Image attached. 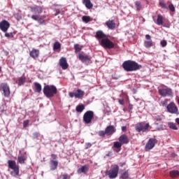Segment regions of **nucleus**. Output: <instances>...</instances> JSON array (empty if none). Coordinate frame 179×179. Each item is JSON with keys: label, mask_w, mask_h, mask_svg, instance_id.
<instances>
[{"label": "nucleus", "mask_w": 179, "mask_h": 179, "mask_svg": "<svg viewBox=\"0 0 179 179\" xmlns=\"http://www.w3.org/2000/svg\"><path fill=\"white\" fill-rule=\"evenodd\" d=\"M34 90L36 93H41V84L38 83H34Z\"/></svg>", "instance_id": "obj_27"}, {"label": "nucleus", "mask_w": 179, "mask_h": 179, "mask_svg": "<svg viewBox=\"0 0 179 179\" xmlns=\"http://www.w3.org/2000/svg\"><path fill=\"white\" fill-rule=\"evenodd\" d=\"M29 8L32 13H38V15H40V13H43V8L40 6H31Z\"/></svg>", "instance_id": "obj_14"}, {"label": "nucleus", "mask_w": 179, "mask_h": 179, "mask_svg": "<svg viewBox=\"0 0 179 179\" xmlns=\"http://www.w3.org/2000/svg\"><path fill=\"white\" fill-rule=\"evenodd\" d=\"M58 90L55 85H45L43 87V94L48 99L54 97L57 94Z\"/></svg>", "instance_id": "obj_2"}, {"label": "nucleus", "mask_w": 179, "mask_h": 179, "mask_svg": "<svg viewBox=\"0 0 179 179\" xmlns=\"http://www.w3.org/2000/svg\"><path fill=\"white\" fill-rule=\"evenodd\" d=\"M171 177H178L179 176V172L178 171H176V170H173V171H171L170 173H169Z\"/></svg>", "instance_id": "obj_37"}, {"label": "nucleus", "mask_w": 179, "mask_h": 179, "mask_svg": "<svg viewBox=\"0 0 179 179\" xmlns=\"http://www.w3.org/2000/svg\"><path fill=\"white\" fill-rule=\"evenodd\" d=\"M122 131L123 132H125V131H127V127H125V126L122 127Z\"/></svg>", "instance_id": "obj_59"}, {"label": "nucleus", "mask_w": 179, "mask_h": 179, "mask_svg": "<svg viewBox=\"0 0 179 179\" xmlns=\"http://www.w3.org/2000/svg\"><path fill=\"white\" fill-rule=\"evenodd\" d=\"M98 134L99 136H106V135H107V133H106V130L105 131H99Z\"/></svg>", "instance_id": "obj_44"}, {"label": "nucleus", "mask_w": 179, "mask_h": 179, "mask_svg": "<svg viewBox=\"0 0 179 179\" xmlns=\"http://www.w3.org/2000/svg\"><path fill=\"white\" fill-rule=\"evenodd\" d=\"M160 44L162 47H166L167 45V41L165 40L161 41Z\"/></svg>", "instance_id": "obj_48"}, {"label": "nucleus", "mask_w": 179, "mask_h": 179, "mask_svg": "<svg viewBox=\"0 0 179 179\" xmlns=\"http://www.w3.org/2000/svg\"><path fill=\"white\" fill-rule=\"evenodd\" d=\"M89 148H92V143H86L85 145V149H89Z\"/></svg>", "instance_id": "obj_50"}, {"label": "nucleus", "mask_w": 179, "mask_h": 179, "mask_svg": "<svg viewBox=\"0 0 179 179\" xmlns=\"http://www.w3.org/2000/svg\"><path fill=\"white\" fill-rule=\"evenodd\" d=\"M9 27H10V24L6 20H3L0 22V30L3 33H6Z\"/></svg>", "instance_id": "obj_13"}, {"label": "nucleus", "mask_w": 179, "mask_h": 179, "mask_svg": "<svg viewBox=\"0 0 179 179\" xmlns=\"http://www.w3.org/2000/svg\"><path fill=\"white\" fill-rule=\"evenodd\" d=\"M17 162L20 164H23L24 162H26V156L24 155H19L17 157Z\"/></svg>", "instance_id": "obj_30"}, {"label": "nucleus", "mask_w": 179, "mask_h": 179, "mask_svg": "<svg viewBox=\"0 0 179 179\" xmlns=\"http://www.w3.org/2000/svg\"><path fill=\"white\" fill-rule=\"evenodd\" d=\"M29 120H24L23 122V127L27 128V126L29 125Z\"/></svg>", "instance_id": "obj_47"}, {"label": "nucleus", "mask_w": 179, "mask_h": 179, "mask_svg": "<svg viewBox=\"0 0 179 179\" xmlns=\"http://www.w3.org/2000/svg\"><path fill=\"white\" fill-rule=\"evenodd\" d=\"M157 143V140L155 138H149L148 141L145 144V152H149L155 148V145Z\"/></svg>", "instance_id": "obj_7"}, {"label": "nucleus", "mask_w": 179, "mask_h": 179, "mask_svg": "<svg viewBox=\"0 0 179 179\" xmlns=\"http://www.w3.org/2000/svg\"><path fill=\"white\" fill-rule=\"evenodd\" d=\"M83 3L85 5L87 9H92L93 8V3L90 0H83Z\"/></svg>", "instance_id": "obj_25"}, {"label": "nucleus", "mask_w": 179, "mask_h": 179, "mask_svg": "<svg viewBox=\"0 0 179 179\" xmlns=\"http://www.w3.org/2000/svg\"><path fill=\"white\" fill-rule=\"evenodd\" d=\"M0 71H1V68H0Z\"/></svg>", "instance_id": "obj_61"}, {"label": "nucleus", "mask_w": 179, "mask_h": 179, "mask_svg": "<svg viewBox=\"0 0 179 179\" xmlns=\"http://www.w3.org/2000/svg\"><path fill=\"white\" fill-rule=\"evenodd\" d=\"M15 17L17 19V20H20L22 19V17L19 15V14H15Z\"/></svg>", "instance_id": "obj_53"}, {"label": "nucleus", "mask_w": 179, "mask_h": 179, "mask_svg": "<svg viewBox=\"0 0 179 179\" xmlns=\"http://www.w3.org/2000/svg\"><path fill=\"white\" fill-rule=\"evenodd\" d=\"M106 34H103V31H97L96 32L95 38L96 40H103L106 38Z\"/></svg>", "instance_id": "obj_22"}, {"label": "nucleus", "mask_w": 179, "mask_h": 179, "mask_svg": "<svg viewBox=\"0 0 179 179\" xmlns=\"http://www.w3.org/2000/svg\"><path fill=\"white\" fill-rule=\"evenodd\" d=\"M128 108H129V111H132V110L134 108V105L131 104V103L129 104Z\"/></svg>", "instance_id": "obj_54"}, {"label": "nucleus", "mask_w": 179, "mask_h": 179, "mask_svg": "<svg viewBox=\"0 0 179 179\" xmlns=\"http://www.w3.org/2000/svg\"><path fill=\"white\" fill-rule=\"evenodd\" d=\"M159 94L162 97H171L173 96V91L171 88H161L159 90Z\"/></svg>", "instance_id": "obj_6"}, {"label": "nucleus", "mask_w": 179, "mask_h": 179, "mask_svg": "<svg viewBox=\"0 0 179 179\" xmlns=\"http://www.w3.org/2000/svg\"><path fill=\"white\" fill-rule=\"evenodd\" d=\"M169 10H171V12H175L176 10V8H174V5L173 4H170L169 6Z\"/></svg>", "instance_id": "obj_45"}, {"label": "nucleus", "mask_w": 179, "mask_h": 179, "mask_svg": "<svg viewBox=\"0 0 179 179\" xmlns=\"http://www.w3.org/2000/svg\"><path fill=\"white\" fill-rule=\"evenodd\" d=\"M122 146V143L120 141H115L113 143V146L112 148L113 149L114 152H116V153H118L121 150V147Z\"/></svg>", "instance_id": "obj_16"}, {"label": "nucleus", "mask_w": 179, "mask_h": 179, "mask_svg": "<svg viewBox=\"0 0 179 179\" xmlns=\"http://www.w3.org/2000/svg\"><path fill=\"white\" fill-rule=\"evenodd\" d=\"M159 6H160L161 7H162L164 9H166V3H164V2L160 1V2H159Z\"/></svg>", "instance_id": "obj_51"}, {"label": "nucleus", "mask_w": 179, "mask_h": 179, "mask_svg": "<svg viewBox=\"0 0 179 179\" xmlns=\"http://www.w3.org/2000/svg\"><path fill=\"white\" fill-rule=\"evenodd\" d=\"M152 45H153V42L152 41V40L145 41L144 42V46L145 47V48H150V47H152Z\"/></svg>", "instance_id": "obj_31"}, {"label": "nucleus", "mask_w": 179, "mask_h": 179, "mask_svg": "<svg viewBox=\"0 0 179 179\" xmlns=\"http://www.w3.org/2000/svg\"><path fill=\"white\" fill-rule=\"evenodd\" d=\"M87 171H89V165H84L78 169L77 173L78 174H82V173L86 174Z\"/></svg>", "instance_id": "obj_19"}, {"label": "nucleus", "mask_w": 179, "mask_h": 179, "mask_svg": "<svg viewBox=\"0 0 179 179\" xmlns=\"http://www.w3.org/2000/svg\"><path fill=\"white\" fill-rule=\"evenodd\" d=\"M78 58L80 61H81V62H83V64H85V65H89V64H91L92 62V57L86 54L83 55L82 53H80L78 55Z\"/></svg>", "instance_id": "obj_8"}, {"label": "nucleus", "mask_w": 179, "mask_h": 179, "mask_svg": "<svg viewBox=\"0 0 179 179\" xmlns=\"http://www.w3.org/2000/svg\"><path fill=\"white\" fill-rule=\"evenodd\" d=\"M166 110L170 114H177L178 113V108L174 102H171L168 104Z\"/></svg>", "instance_id": "obj_11"}, {"label": "nucleus", "mask_w": 179, "mask_h": 179, "mask_svg": "<svg viewBox=\"0 0 179 179\" xmlns=\"http://www.w3.org/2000/svg\"><path fill=\"white\" fill-rule=\"evenodd\" d=\"M119 142H120L122 145H127V143H129V139L127 135L122 134L119 137Z\"/></svg>", "instance_id": "obj_18"}, {"label": "nucleus", "mask_w": 179, "mask_h": 179, "mask_svg": "<svg viewBox=\"0 0 179 179\" xmlns=\"http://www.w3.org/2000/svg\"><path fill=\"white\" fill-rule=\"evenodd\" d=\"M40 136V134L38 132H34L33 134V138L34 139H38V136Z\"/></svg>", "instance_id": "obj_46"}, {"label": "nucleus", "mask_w": 179, "mask_h": 179, "mask_svg": "<svg viewBox=\"0 0 179 179\" xmlns=\"http://www.w3.org/2000/svg\"><path fill=\"white\" fill-rule=\"evenodd\" d=\"M119 171L120 166H118V165H113L109 171H106V174L108 176L110 179L117 178Z\"/></svg>", "instance_id": "obj_3"}, {"label": "nucleus", "mask_w": 179, "mask_h": 179, "mask_svg": "<svg viewBox=\"0 0 179 179\" xmlns=\"http://www.w3.org/2000/svg\"><path fill=\"white\" fill-rule=\"evenodd\" d=\"M94 116V113L92 110L87 111L83 115V121L85 124H90L92 122V120H93V117Z\"/></svg>", "instance_id": "obj_9"}, {"label": "nucleus", "mask_w": 179, "mask_h": 179, "mask_svg": "<svg viewBox=\"0 0 179 179\" xmlns=\"http://www.w3.org/2000/svg\"><path fill=\"white\" fill-rule=\"evenodd\" d=\"M40 54V51L37 49L33 48L32 50L30 52L29 55L31 58L36 59V58H38V55Z\"/></svg>", "instance_id": "obj_21"}, {"label": "nucleus", "mask_w": 179, "mask_h": 179, "mask_svg": "<svg viewBox=\"0 0 179 179\" xmlns=\"http://www.w3.org/2000/svg\"><path fill=\"white\" fill-rule=\"evenodd\" d=\"M99 44L101 45V47H103V48H114V43L111 42V41H110L108 38H105L99 40Z\"/></svg>", "instance_id": "obj_5"}, {"label": "nucleus", "mask_w": 179, "mask_h": 179, "mask_svg": "<svg viewBox=\"0 0 179 179\" xmlns=\"http://www.w3.org/2000/svg\"><path fill=\"white\" fill-rule=\"evenodd\" d=\"M153 21L158 26H162V24H163V16H162V15L159 14L157 15V21H156V20H155V17H153Z\"/></svg>", "instance_id": "obj_24"}, {"label": "nucleus", "mask_w": 179, "mask_h": 179, "mask_svg": "<svg viewBox=\"0 0 179 179\" xmlns=\"http://www.w3.org/2000/svg\"><path fill=\"white\" fill-rule=\"evenodd\" d=\"M106 134L108 136L113 135L115 132V127L113 125L108 126L106 129Z\"/></svg>", "instance_id": "obj_17"}, {"label": "nucleus", "mask_w": 179, "mask_h": 179, "mask_svg": "<svg viewBox=\"0 0 179 179\" xmlns=\"http://www.w3.org/2000/svg\"><path fill=\"white\" fill-rule=\"evenodd\" d=\"M0 90L3 92L4 97H9L10 96V88L6 83H2L0 84Z\"/></svg>", "instance_id": "obj_4"}, {"label": "nucleus", "mask_w": 179, "mask_h": 179, "mask_svg": "<svg viewBox=\"0 0 179 179\" xmlns=\"http://www.w3.org/2000/svg\"><path fill=\"white\" fill-rule=\"evenodd\" d=\"M69 97L73 99V97H76V99H82L85 96V92L82 90H77L75 92H69Z\"/></svg>", "instance_id": "obj_12"}, {"label": "nucleus", "mask_w": 179, "mask_h": 179, "mask_svg": "<svg viewBox=\"0 0 179 179\" xmlns=\"http://www.w3.org/2000/svg\"><path fill=\"white\" fill-rule=\"evenodd\" d=\"M59 64L63 70L68 69V66H69L68 62H66V57H61Z\"/></svg>", "instance_id": "obj_15"}, {"label": "nucleus", "mask_w": 179, "mask_h": 179, "mask_svg": "<svg viewBox=\"0 0 179 179\" xmlns=\"http://www.w3.org/2000/svg\"><path fill=\"white\" fill-rule=\"evenodd\" d=\"M145 38H146V40H148V41H150V40H152V39L150 38V35H149V34L145 35Z\"/></svg>", "instance_id": "obj_57"}, {"label": "nucleus", "mask_w": 179, "mask_h": 179, "mask_svg": "<svg viewBox=\"0 0 179 179\" xmlns=\"http://www.w3.org/2000/svg\"><path fill=\"white\" fill-rule=\"evenodd\" d=\"M50 166L51 171H54L58 169V161L57 160H50Z\"/></svg>", "instance_id": "obj_20"}, {"label": "nucleus", "mask_w": 179, "mask_h": 179, "mask_svg": "<svg viewBox=\"0 0 179 179\" xmlns=\"http://www.w3.org/2000/svg\"><path fill=\"white\" fill-rule=\"evenodd\" d=\"M53 50L57 51V50H61V43L59 42H55L53 45Z\"/></svg>", "instance_id": "obj_36"}, {"label": "nucleus", "mask_w": 179, "mask_h": 179, "mask_svg": "<svg viewBox=\"0 0 179 179\" xmlns=\"http://www.w3.org/2000/svg\"><path fill=\"white\" fill-rule=\"evenodd\" d=\"M106 156H108V157H111L113 156V152H109Z\"/></svg>", "instance_id": "obj_58"}, {"label": "nucleus", "mask_w": 179, "mask_h": 179, "mask_svg": "<svg viewBox=\"0 0 179 179\" xmlns=\"http://www.w3.org/2000/svg\"><path fill=\"white\" fill-rule=\"evenodd\" d=\"M122 68L126 72H134L138 71L142 68V65L138 64L135 61L127 60L123 62Z\"/></svg>", "instance_id": "obj_1"}, {"label": "nucleus", "mask_w": 179, "mask_h": 179, "mask_svg": "<svg viewBox=\"0 0 179 179\" xmlns=\"http://www.w3.org/2000/svg\"><path fill=\"white\" fill-rule=\"evenodd\" d=\"M70 178H71L66 173L62 175V179H70Z\"/></svg>", "instance_id": "obj_52"}, {"label": "nucleus", "mask_w": 179, "mask_h": 179, "mask_svg": "<svg viewBox=\"0 0 179 179\" xmlns=\"http://www.w3.org/2000/svg\"><path fill=\"white\" fill-rule=\"evenodd\" d=\"M74 48H75L76 52H79V51H80V50H82V48H80V46H79V45H78V44L74 45Z\"/></svg>", "instance_id": "obj_42"}, {"label": "nucleus", "mask_w": 179, "mask_h": 179, "mask_svg": "<svg viewBox=\"0 0 179 179\" xmlns=\"http://www.w3.org/2000/svg\"><path fill=\"white\" fill-rule=\"evenodd\" d=\"M118 103H119L121 106H124V99H119V100H118Z\"/></svg>", "instance_id": "obj_56"}, {"label": "nucleus", "mask_w": 179, "mask_h": 179, "mask_svg": "<svg viewBox=\"0 0 179 179\" xmlns=\"http://www.w3.org/2000/svg\"><path fill=\"white\" fill-rule=\"evenodd\" d=\"M57 15H59V12L57 11L55 15L57 16Z\"/></svg>", "instance_id": "obj_60"}, {"label": "nucleus", "mask_w": 179, "mask_h": 179, "mask_svg": "<svg viewBox=\"0 0 179 179\" xmlns=\"http://www.w3.org/2000/svg\"><path fill=\"white\" fill-rule=\"evenodd\" d=\"M12 170L13 171H10V175L13 177H17V176H19V166L17 168H14Z\"/></svg>", "instance_id": "obj_29"}, {"label": "nucleus", "mask_w": 179, "mask_h": 179, "mask_svg": "<svg viewBox=\"0 0 179 179\" xmlns=\"http://www.w3.org/2000/svg\"><path fill=\"white\" fill-rule=\"evenodd\" d=\"M168 127H169L171 129H173L174 131H177V129H178V128H177V126H176V124L173 122L168 123Z\"/></svg>", "instance_id": "obj_38"}, {"label": "nucleus", "mask_w": 179, "mask_h": 179, "mask_svg": "<svg viewBox=\"0 0 179 179\" xmlns=\"http://www.w3.org/2000/svg\"><path fill=\"white\" fill-rule=\"evenodd\" d=\"M50 156H51V157H52V159L53 160H57V155H55V154H52Z\"/></svg>", "instance_id": "obj_55"}, {"label": "nucleus", "mask_w": 179, "mask_h": 179, "mask_svg": "<svg viewBox=\"0 0 179 179\" xmlns=\"http://www.w3.org/2000/svg\"><path fill=\"white\" fill-rule=\"evenodd\" d=\"M129 178V173L128 171L120 173V179H128Z\"/></svg>", "instance_id": "obj_28"}, {"label": "nucleus", "mask_w": 179, "mask_h": 179, "mask_svg": "<svg viewBox=\"0 0 179 179\" xmlns=\"http://www.w3.org/2000/svg\"><path fill=\"white\" fill-rule=\"evenodd\" d=\"M8 168L10 169V170H13V169H16L19 167V166L16 164V162L13 160H8Z\"/></svg>", "instance_id": "obj_26"}, {"label": "nucleus", "mask_w": 179, "mask_h": 179, "mask_svg": "<svg viewBox=\"0 0 179 179\" xmlns=\"http://www.w3.org/2000/svg\"><path fill=\"white\" fill-rule=\"evenodd\" d=\"M31 19H33V20H36V22L38 21V19H40V17L38 15H31Z\"/></svg>", "instance_id": "obj_49"}, {"label": "nucleus", "mask_w": 179, "mask_h": 179, "mask_svg": "<svg viewBox=\"0 0 179 179\" xmlns=\"http://www.w3.org/2000/svg\"><path fill=\"white\" fill-rule=\"evenodd\" d=\"M82 20L84 23H89V22H92V18L90 16L84 15L82 17Z\"/></svg>", "instance_id": "obj_33"}, {"label": "nucleus", "mask_w": 179, "mask_h": 179, "mask_svg": "<svg viewBox=\"0 0 179 179\" xmlns=\"http://www.w3.org/2000/svg\"><path fill=\"white\" fill-rule=\"evenodd\" d=\"M26 82V78L24 77H20L18 78L17 84L19 86H22V85H24Z\"/></svg>", "instance_id": "obj_34"}, {"label": "nucleus", "mask_w": 179, "mask_h": 179, "mask_svg": "<svg viewBox=\"0 0 179 179\" xmlns=\"http://www.w3.org/2000/svg\"><path fill=\"white\" fill-rule=\"evenodd\" d=\"M13 36H14V34H13V33H6L5 34V37H7V38H10V37H11V38H13Z\"/></svg>", "instance_id": "obj_43"}, {"label": "nucleus", "mask_w": 179, "mask_h": 179, "mask_svg": "<svg viewBox=\"0 0 179 179\" xmlns=\"http://www.w3.org/2000/svg\"><path fill=\"white\" fill-rule=\"evenodd\" d=\"M44 17H45L42 16L41 17H40L38 20V23H39V24H45V21L43 20V19H44Z\"/></svg>", "instance_id": "obj_41"}, {"label": "nucleus", "mask_w": 179, "mask_h": 179, "mask_svg": "<svg viewBox=\"0 0 179 179\" xmlns=\"http://www.w3.org/2000/svg\"><path fill=\"white\" fill-rule=\"evenodd\" d=\"M77 113H82L85 110V105L81 104L76 106V108Z\"/></svg>", "instance_id": "obj_35"}, {"label": "nucleus", "mask_w": 179, "mask_h": 179, "mask_svg": "<svg viewBox=\"0 0 179 179\" xmlns=\"http://www.w3.org/2000/svg\"><path fill=\"white\" fill-rule=\"evenodd\" d=\"M168 103H169V100H167V99H165V100L161 101V104H162V107H166V108H167V106H169Z\"/></svg>", "instance_id": "obj_40"}, {"label": "nucleus", "mask_w": 179, "mask_h": 179, "mask_svg": "<svg viewBox=\"0 0 179 179\" xmlns=\"http://www.w3.org/2000/svg\"><path fill=\"white\" fill-rule=\"evenodd\" d=\"M106 24L110 30H114L115 29V22L113 20H108L106 22Z\"/></svg>", "instance_id": "obj_23"}, {"label": "nucleus", "mask_w": 179, "mask_h": 179, "mask_svg": "<svg viewBox=\"0 0 179 179\" xmlns=\"http://www.w3.org/2000/svg\"><path fill=\"white\" fill-rule=\"evenodd\" d=\"M149 123H138L136 126V131L137 132H146L149 130Z\"/></svg>", "instance_id": "obj_10"}, {"label": "nucleus", "mask_w": 179, "mask_h": 179, "mask_svg": "<svg viewBox=\"0 0 179 179\" xmlns=\"http://www.w3.org/2000/svg\"><path fill=\"white\" fill-rule=\"evenodd\" d=\"M134 4L136 8V10L139 12V10L142 9V3L139 1H136Z\"/></svg>", "instance_id": "obj_32"}, {"label": "nucleus", "mask_w": 179, "mask_h": 179, "mask_svg": "<svg viewBox=\"0 0 179 179\" xmlns=\"http://www.w3.org/2000/svg\"><path fill=\"white\" fill-rule=\"evenodd\" d=\"M154 120H155L156 121H162L163 120V115H156L154 116Z\"/></svg>", "instance_id": "obj_39"}]
</instances>
